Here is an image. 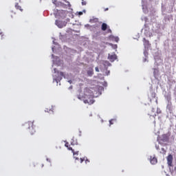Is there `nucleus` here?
<instances>
[{
    "label": "nucleus",
    "instance_id": "obj_31",
    "mask_svg": "<svg viewBox=\"0 0 176 176\" xmlns=\"http://www.w3.org/2000/svg\"><path fill=\"white\" fill-rule=\"evenodd\" d=\"M19 2H21V0H19Z\"/></svg>",
    "mask_w": 176,
    "mask_h": 176
},
{
    "label": "nucleus",
    "instance_id": "obj_8",
    "mask_svg": "<svg viewBox=\"0 0 176 176\" xmlns=\"http://www.w3.org/2000/svg\"><path fill=\"white\" fill-rule=\"evenodd\" d=\"M67 14H68V11H65V10L59 11V16H60V17H65Z\"/></svg>",
    "mask_w": 176,
    "mask_h": 176
},
{
    "label": "nucleus",
    "instance_id": "obj_9",
    "mask_svg": "<svg viewBox=\"0 0 176 176\" xmlns=\"http://www.w3.org/2000/svg\"><path fill=\"white\" fill-rule=\"evenodd\" d=\"M150 162L151 163V164H156V163H157V159L156 158V157H150Z\"/></svg>",
    "mask_w": 176,
    "mask_h": 176
},
{
    "label": "nucleus",
    "instance_id": "obj_25",
    "mask_svg": "<svg viewBox=\"0 0 176 176\" xmlns=\"http://www.w3.org/2000/svg\"><path fill=\"white\" fill-rule=\"evenodd\" d=\"M107 10H109V8H107L104 9V12H107Z\"/></svg>",
    "mask_w": 176,
    "mask_h": 176
},
{
    "label": "nucleus",
    "instance_id": "obj_2",
    "mask_svg": "<svg viewBox=\"0 0 176 176\" xmlns=\"http://www.w3.org/2000/svg\"><path fill=\"white\" fill-rule=\"evenodd\" d=\"M101 30L102 31H107V34H112V30H111V28H109V26H108V25H107V23H103L102 24Z\"/></svg>",
    "mask_w": 176,
    "mask_h": 176
},
{
    "label": "nucleus",
    "instance_id": "obj_20",
    "mask_svg": "<svg viewBox=\"0 0 176 176\" xmlns=\"http://www.w3.org/2000/svg\"><path fill=\"white\" fill-rule=\"evenodd\" d=\"M86 160L85 158H80V163H83Z\"/></svg>",
    "mask_w": 176,
    "mask_h": 176
},
{
    "label": "nucleus",
    "instance_id": "obj_11",
    "mask_svg": "<svg viewBox=\"0 0 176 176\" xmlns=\"http://www.w3.org/2000/svg\"><path fill=\"white\" fill-rule=\"evenodd\" d=\"M15 9H16V10H20V12H23V10L21 6L19 5V3H15Z\"/></svg>",
    "mask_w": 176,
    "mask_h": 176
},
{
    "label": "nucleus",
    "instance_id": "obj_6",
    "mask_svg": "<svg viewBox=\"0 0 176 176\" xmlns=\"http://www.w3.org/2000/svg\"><path fill=\"white\" fill-rule=\"evenodd\" d=\"M116 58H118V56H116V54H109V60L111 62L113 63V61H115V60H116Z\"/></svg>",
    "mask_w": 176,
    "mask_h": 176
},
{
    "label": "nucleus",
    "instance_id": "obj_18",
    "mask_svg": "<svg viewBox=\"0 0 176 176\" xmlns=\"http://www.w3.org/2000/svg\"><path fill=\"white\" fill-rule=\"evenodd\" d=\"M95 70L96 72H100V69H98V67H95Z\"/></svg>",
    "mask_w": 176,
    "mask_h": 176
},
{
    "label": "nucleus",
    "instance_id": "obj_32",
    "mask_svg": "<svg viewBox=\"0 0 176 176\" xmlns=\"http://www.w3.org/2000/svg\"><path fill=\"white\" fill-rule=\"evenodd\" d=\"M162 151H164V148H162Z\"/></svg>",
    "mask_w": 176,
    "mask_h": 176
},
{
    "label": "nucleus",
    "instance_id": "obj_5",
    "mask_svg": "<svg viewBox=\"0 0 176 176\" xmlns=\"http://www.w3.org/2000/svg\"><path fill=\"white\" fill-rule=\"evenodd\" d=\"M25 126H26L29 130H31V129L34 130V122L32 121H28L25 124Z\"/></svg>",
    "mask_w": 176,
    "mask_h": 176
},
{
    "label": "nucleus",
    "instance_id": "obj_34",
    "mask_svg": "<svg viewBox=\"0 0 176 176\" xmlns=\"http://www.w3.org/2000/svg\"><path fill=\"white\" fill-rule=\"evenodd\" d=\"M166 176H170V175H167Z\"/></svg>",
    "mask_w": 176,
    "mask_h": 176
},
{
    "label": "nucleus",
    "instance_id": "obj_19",
    "mask_svg": "<svg viewBox=\"0 0 176 176\" xmlns=\"http://www.w3.org/2000/svg\"><path fill=\"white\" fill-rule=\"evenodd\" d=\"M82 6H85L86 5V1H85V0H82Z\"/></svg>",
    "mask_w": 176,
    "mask_h": 176
},
{
    "label": "nucleus",
    "instance_id": "obj_1",
    "mask_svg": "<svg viewBox=\"0 0 176 176\" xmlns=\"http://www.w3.org/2000/svg\"><path fill=\"white\" fill-rule=\"evenodd\" d=\"M90 89H86V91L84 94V104H89V105H91L94 104V99L93 96V92H90Z\"/></svg>",
    "mask_w": 176,
    "mask_h": 176
},
{
    "label": "nucleus",
    "instance_id": "obj_33",
    "mask_svg": "<svg viewBox=\"0 0 176 176\" xmlns=\"http://www.w3.org/2000/svg\"><path fill=\"white\" fill-rule=\"evenodd\" d=\"M157 149H159V147H157Z\"/></svg>",
    "mask_w": 176,
    "mask_h": 176
},
{
    "label": "nucleus",
    "instance_id": "obj_10",
    "mask_svg": "<svg viewBox=\"0 0 176 176\" xmlns=\"http://www.w3.org/2000/svg\"><path fill=\"white\" fill-rule=\"evenodd\" d=\"M89 23L91 24H94L96 23H98V18H92L89 20Z\"/></svg>",
    "mask_w": 176,
    "mask_h": 176
},
{
    "label": "nucleus",
    "instance_id": "obj_28",
    "mask_svg": "<svg viewBox=\"0 0 176 176\" xmlns=\"http://www.w3.org/2000/svg\"><path fill=\"white\" fill-rule=\"evenodd\" d=\"M71 144H72V145H75V144H74V142H71Z\"/></svg>",
    "mask_w": 176,
    "mask_h": 176
},
{
    "label": "nucleus",
    "instance_id": "obj_22",
    "mask_svg": "<svg viewBox=\"0 0 176 176\" xmlns=\"http://www.w3.org/2000/svg\"><path fill=\"white\" fill-rule=\"evenodd\" d=\"M110 126L111 124H113V120H109Z\"/></svg>",
    "mask_w": 176,
    "mask_h": 176
},
{
    "label": "nucleus",
    "instance_id": "obj_13",
    "mask_svg": "<svg viewBox=\"0 0 176 176\" xmlns=\"http://www.w3.org/2000/svg\"><path fill=\"white\" fill-rule=\"evenodd\" d=\"M94 72L93 69H91L87 71V75L89 76H92L94 75Z\"/></svg>",
    "mask_w": 176,
    "mask_h": 176
},
{
    "label": "nucleus",
    "instance_id": "obj_23",
    "mask_svg": "<svg viewBox=\"0 0 176 176\" xmlns=\"http://www.w3.org/2000/svg\"><path fill=\"white\" fill-rule=\"evenodd\" d=\"M60 76H64V73H63V72H61L60 73Z\"/></svg>",
    "mask_w": 176,
    "mask_h": 176
},
{
    "label": "nucleus",
    "instance_id": "obj_27",
    "mask_svg": "<svg viewBox=\"0 0 176 176\" xmlns=\"http://www.w3.org/2000/svg\"><path fill=\"white\" fill-rule=\"evenodd\" d=\"M79 14H83V13L82 12H79Z\"/></svg>",
    "mask_w": 176,
    "mask_h": 176
},
{
    "label": "nucleus",
    "instance_id": "obj_17",
    "mask_svg": "<svg viewBox=\"0 0 176 176\" xmlns=\"http://www.w3.org/2000/svg\"><path fill=\"white\" fill-rule=\"evenodd\" d=\"M59 5L60 6H62V8H65V6H67L65 4H64V3H61V2L59 3Z\"/></svg>",
    "mask_w": 176,
    "mask_h": 176
},
{
    "label": "nucleus",
    "instance_id": "obj_30",
    "mask_svg": "<svg viewBox=\"0 0 176 176\" xmlns=\"http://www.w3.org/2000/svg\"><path fill=\"white\" fill-rule=\"evenodd\" d=\"M50 111H51V112H53V110L50 109Z\"/></svg>",
    "mask_w": 176,
    "mask_h": 176
},
{
    "label": "nucleus",
    "instance_id": "obj_12",
    "mask_svg": "<svg viewBox=\"0 0 176 176\" xmlns=\"http://www.w3.org/2000/svg\"><path fill=\"white\" fill-rule=\"evenodd\" d=\"M109 38L111 41H115L116 42H119V37H116V36H113L111 35V36H109Z\"/></svg>",
    "mask_w": 176,
    "mask_h": 176
},
{
    "label": "nucleus",
    "instance_id": "obj_29",
    "mask_svg": "<svg viewBox=\"0 0 176 176\" xmlns=\"http://www.w3.org/2000/svg\"><path fill=\"white\" fill-rule=\"evenodd\" d=\"M87 162H89V161H88L87 160L85 161V163H87Z\"/></svg>",
    "mask_w": 176,
    "mask_h": 176
},
{
    "label": "nucleus",
    "instance_id": "obj_4",
    "mask_svg": "<svg viewBox=\"0 0 176 176\" xmlns=\"http://www.w3.org/2000/svg\"><path fill=\"white\" fill-rule=\"evenodd\" d=\"M55 23L56 25L58 27V28H63V27H65V22H63L61 21H56Z\"/></svg>",
    "mask_w": 176,
    "mask_h": 176
},
{
    "label": "nucleus",
    "instance_id": "obj_15",
    "mask_svg": "<svg viewBox=\"0 0 176 176\" xmlns=\"http://www.w3.org/2000/svg\"><path fill=\"white\" fill-rule=\"evenodd\" d=\"M65 146H66V148H67L69 150V148H71V146H69V143L66 142L65 144Z\"/></svg>",
    "mask_w": 176,
    "mask_h": 176
},
{
    "label": "nucleus",
    "instance_id": "obj_21",
    "mask_svg": "<svg viewBox=\"0 0 176 176\" xmlns=\"http://www.w3.org/2000/svg\"><path fill=\"white\" fill-rule=\"evenodd\" d=\"M53 3L54 4V5H56V6H58V5H57V1H53Z\"/></svg>",
    "mask_w": 176,
    "mask_h": 176
},
{
    "label": "nucleus",
    "instance_id": "obj_26",
    "mask_svg": "<svg viewBox=\"0 0 176 176\" xmlns=\"http://www.w3.org/2000/svg\"><path fill=\"white\" fill-rule=\"evenodd\" d=\"M78 100H82V98H80V96L78 97Z\"/></svg>",
    "mask_w": 176,
    "mask_h": 176
},
{
    "label": "nucleus",
    "instance_id": "obj_3",
    "mask_svg": "<svg viewBox=\"0 0 176 176\" xmlns=\"http://www.w3.org/2000/svg\"><path fill=\"white\" fill-rule=\"evenodd\" d=\"M166 159L169 167H173V155L171 154L168 155Z\"/></svg>",
    "mask_w": 176,
    "mask_h": 176
},
{
    "label": "nucleus",
    "instance_id": "obj_14",
    "mask_svg": "<svg viewBox=\"0 0 176 176\" xmlns=\"http://www.w3.org/2000/svg\"><path fill=\"white\" fill-rule=\"evenodd\" d=\"M69 151H72V153L74 154V156H75V155H79V151L75 152V151L72 149V147L69 148Z\"/></svg>",
    "mask_w": 176,
    "mask_h": 176
},
{
    "label": "nucleus",
    "instance_id": "obj_16",
    "mask_svg": "<svg viewBox=\"0 0 176 176\" xmlns=\"http://www.w3.org/2000/svg\"><path fill=\"white\" fill-rule=\"evenodd\" d=\"M64 2H66L67 3V6H69V8H71V3H69V1H67V0H63Z\"/></svg>",
    "mask_w": 176,
    "mask_h": 176
},
{
    "label": "nucleus",
    "instance_id": "obj_24",
    "mask_svg": "<svg viewBox=\"0 0 176 176\" xmlns=\"http://www.w3.org/2000/svg\"><path fill=\"white\" fill-rule=\"evenodd\" d=\"M74 157V159H76V160H79V158L78 157Z\"/></svg>",
    "mask_w": 176,
    "mask_h": 176
},
{
    "label": "nucleus",
    "instance_id": "obj_7",
    "mask_svg": "<svg viewBox=\"0 0 176 176\" xmlns=\"http://www.w3.org/2000/svg\"><path fill=\"white\" fill-rule=\"evenodd\" d=\"M143 45L145 48L149 47V46H151V44L149 43V41L146 40V38H143Z\"/></svg>",
    "mask_w": 176,
    "mask_h": 176
}]
</instances>
